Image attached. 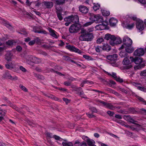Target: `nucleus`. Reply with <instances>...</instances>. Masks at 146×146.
I'll return each instance as SVG.
<instances>
[{"label":"nucleus","instance_id":"5","mask_svg":"<svg viewBox=\"0 0 146 146\" xmlns=\"http://www.w3.org/2000/svg\"><path fill=\"white\" fill-rule=\"evenodd\" d=\"M68 20H69V21H70L73 23H74V24H78L79 22V17L77 15L74 16L71 15L70 16H69L64 19L65 21H69Z\"/></svg>","mask_w":146,"mask_h":146},{"label":"nucleus","instance_id":"49","mask_svg":"<svg viewBox=\"0 0 146 146\" xmlns=\"http://www.w3.org/2000/svg\"><path fill=\"white\" fill-rule=\"evenodd\" d=\"M141 4L146 5V0H137Z\"/></svg>","mask_w":146,"mask_h":146},{"label":"nucleus","instance_id":"44","mask_svg":"<svg viewBox=\"0 0 146 146\" xmlns=\"http://www.w3.org/2000/svg\"><path fill=\"white\" fill-rule=\"evenodd\" d=\"M103 26V25L102 24L98 25L96 26L95 28L98 30H101L102 29L101 28V27Z\"/></svg>","mask_w":146,"mask_h":146},{"label":"nucleus","instance_id":"53","mask_svg":"<svg viewBox=\"0 0 146 146\" xmlns=\"http://www.w3.org/2000/svg\"><path fill=\"white\" fill-rule=\"evenodd\" d=\"M134 23H132L131 24H129L127 25V28L129 29H131L134 26Z\"/></svg>","mask_w":146,"mask_h":146},{"label":"nucleus","instance_id":"2","mask_svg":"<svg viewBox=\"0 0 146 146\" xmlns=\"http://www.w3.org/2000/svg\"><path fill=\"white\" fill-rule=\"evenodd\" d=\"M130 58L131 62H134L135 64H138L137 66L134 67L135 69L141 68L145 66V62L143 60V59L141 57H136L134 58L133 57H130Z\"/></svg>","mask_w":146,"mask_h":146},{"label":"nucleus","instance_id":"31","mask_svg":"<svg viewBox=\"0 0 146 146\" xmlns=\"http://www.w3.org/2000/svg\"><path fill=\"white\" fill-rule=\"evenodd\" d=\"M102 15L105 16H108L110 15V13L109 11L103 10L102 12Z\"/></svg>","mask_w":146,"mask_h":146},{"label":"nucleus","instance_id":"1","mask_svg":"<svg viewBox=\"0 0 146 146\" xmlns=\"http://www.w3.org/2000/svg\"><path fill=\"white\" fill-rule=\"evenodd\" d=\"M80 33L81 34L79 36V39L81 41H90L94 38L92 33H90L84 29H81Z\"/></svg>","mask_w":146,"mask_h":146},{"label":"nucleus","instance_id":"47","mask_svg":"<svg viewBox=\"0 0 146 146\" xmlns=\"http://www.w3.org/2000/svg\"><path fill=\"white\" fill-rule=\"evenodd\" d=\"M11 107L13 109L17 111H18L20 113L21 112V111L18 110L17 107H16L13 105H11Z\"/></svg>","mask_w":146,"mask_h":146},{"label":"nucleus","instance_id":"22","mask_svg":"<svg viewBox=\"0 0 146 146\" xmlns=\"http://www.w3.org/2000/svg\"><path fill=\"white\" fill-rule=\"evenodd\" d=\"M57 5H62L65 3V0H52Z\"/></svg>","mask_w":146,"mask_h":146},{"label":"nucleus","instance_id":"38","mask_svg":"<svg viewBox=\"0 0 146 146\" xmlns=\"http://www.w3.org/2000/svg\"><path fill=\"white\" fill-rule=\"evenodd\" d=\"M124 118L125 120L130 122L131 118L130 116L125 115L124 116Z\"/></svg>","mask_w":146,"mask_h":146},{"label":"nucleus","instance_id":"59","mask_svg":"<svg viewBox=\"0 0 146 146\" xmlns=\"http://www.w3.org/2000/svg\"><path fill=\"white\" fill-rule=\"evenodd\" d=\"M32 2H30L29 1V0H26V5L29 6H30L31 5Z\"/></svg>","mask_w":146,"mask_h":146},{"label":"nucleus","instance_id":"20","mask_svg":"<svg viewBox=\"0 0 146 146\" xmlns=\"http://www.w3.org/2000/svg\"><path fill=\"white\" fill-rule=\"evenodd\" d=\"M102 50L108 52L111 50V47L108 44H104L102 46Z\"/></svg>","mask_w":146,"mask_h":146},{"label":"nucleus","instance_id":"29","mask_svg":"<svg viewBox=\"0 0 146 146\" xmlns=\"http://www.w3.org/2000/svg\"><path fill=\"white\" fill-rule=\"evenodd\" d=\"M95 48L96 51L98 53L100 52L102 50V47L100 46H95Z\"/></svg>","mask_w":146,"mask_h":146},{"label":"nucleus","instance_id":"32","mask_svg":"<svg viewBox=\"0 0 146 146\" xmlns=\"http://www.w3.org/2000/svg\"><path fill=\"white\" fill-rule=\"evenodd\" d=\"M56 11L61 12L62 11L63 9L62 7L59 5H58L56 6Z\"/></svg>","mask_w":146,"mask_h":146},{"label":"nucleus","instance_id":"21","mask_svg":"<svg viewBox=\"0 0 146 146\" xmlns=\"http://www.w3.org/2000/svg\"><path fill=\"white\" fill-rule=\"evenodd\" d=\"M125 46L124 48H125L126 52L131 53L133 51L134 49L133 48H131V46Z\"/></svg>","mask_w":146,"mask_h":146},{"label":"nucleus","instance_id":"17","mask_svg":"<svg viewBox=\"0 0 146 146\" xmlns=\"http://www.w3.org/2000/svg\"><path fill=\"white\" fill-rule=\"evenodd\" d=\"M122 42L120 38H116L115 37V40H113L112 42H111L112 46H114L115 44H119Z\"/></svg>","mask_w":146,"mask_h":146},{"label":"nucleus","instance_id":"39","mask_svg":"<svg viewBox=\"0 0 146 146\" xmlns=\"http://www.w3.org/2000/svg\"><path fill=\"white\" fill-rule=\"evenodd\" d=\"M111 38H110V44L112 45V44H111V42H112V41H113V40H115V36L113 35H111Z\"/></svg>","mask_w":146,"mask_h":146},{"label":"nucleus","instance_id":"24","mask_svg":"<svg viewBox=\"0 0 146 146\" xmlns=\"http://www.w3.org/2000/svg\"><path fill=\"white\" fill-rule=\"evenodd\" d=\"M48 30L49 32L50 33L51 35L55 38H57V36L55 33V31L54 30H53L51 28H49Z\"/></svg>","mask_w":146,"mask_h":146},{"label":"nucleus","instance_id":"61","mask_svg":"<svg viewBox=\"0 0 146 146\" xmlns=\"http://www.w3.org/2000/svg\"><path fill=\"white\" fill-rule=\"evenodd\" d=\"M74 52H77L79 54H81L82 52V51L80 50L79 49H77L76 48L75 51H74Z\"/></svg>","mask_w":146,"mask_h":146},{"label":"nucleus","instance_id":"30","mask_svg":"<svg viewBox=\"0 0 146 146\" xmlns=\"http://www.w3.org/2000/svg\"><path fill=\"white\" fill-rule=\"evenodd\" d=\"M62 146H73L72 143L70 142H62Z\"/></svg>","mask_w":146,"mask_h":146},{"label":"nucleus","instance_id":"56","mask_svg":"<svg viewBox=\"0 0 146 146\" xmlns=\"http://www.w3.org/2000/svg\"><path fill=\"white\" fill-rule=\"evenodd\" d=\"M20 69L23 72H26L27 70L23 66H20Z\"/></svg>","mask_w":146,"mask_h":146},{"label":"nucleus","instance_id":"14","mask_svg":"<svg viewBox=\"0 0 146 146\" xmlns=\"http://www.w3.org/2000/svg\"><path fill=\"white\" fill-rule=\"evenodd\" d=\"M85 139L87 142L88 145L89 146H96L95 145V142L94 140H91L87 137H86V139Z\"/></svg>","mask_w":146,"mask_h":146},{"label":"nucleus","instance_id":"60","mask_svg":"<svg viewBox=\"0 0 146 146\" xmlns=\"http://www.w3.org/2000/svg\"><path fill=\"white\" fill-rule=\"evenodd\" d=\"M64 84L66 86H69L70 85L71 83L69 82H64Z\"/></svg>","mask_w":146,"mask_h":146},{"label":"nucleus","instance_id":"28","mask_svg":"<svg viewBox=\"0 0 146 146\" xmlns=\"http://www.w3.org/2000/svg\"><path fill=\"white\" fill-rule=\"evenodd\" d=\"M97 20L96 21H97V22L98 23H102L103 24L102 22H103V17L101 16H98V17H97Z\"/></svg>","mask_w":146,"mask_h":146},{"label":"nucleus","instance_id":"4","mask_svg":"<svg viewBox=\"0 0 146 146\" xmlns=\"http://www.w3.org/2000/svg\"><path fill=\"white\" fill-rule=\"evenodd\" d=\"M123 44L120 48L121 49L124 48L125 46H131L132 43V41L129 38L125 36L123 38Z\"/></svg>","mask_w":146,"mask_h":146},{"label":"nucleus","instance_id":"23","mask_svg":"<svg viewBox=\"0 0 146 146\" xmlns=\"http://www.w3.org/2000/svg\"><path fill=\"white\" fill-rule=\"evenodd\" d=\"M98 16L96 15H95L93 14L92 13L90 14V17L89 19L94 21H96L97 20V17H98Z\"/></svg>","mask_w":146,"mask_h":146},{"label":"nucleus","instance_id":"18","mask_svg":"<svg viewBox=\"0 0 146 146\" xmlns=\"http://www.w3.org/2000/svg\"><path fill=\"white\" fill-rule=\"evenodd\" d=\"M117 22V20L113 18H111L109 20L110 25L112 26H115Z\"/></svg>","mask_w":146,"mask_h":146},{"label":"nucleus","instance_id":"6","mask_svg":"<svg viewBox=\"0 0 146 146\" xmlns=\"http://www.w3.org/2000/svg\"><path fill=\"white\" fill-rule=\"evenodd\" d=\"M131 61L130 62L127 57L124 58L123 61V63L124 65H128L125 67V68L127 69H129L132 67V65L131 64Z\"/></svg>","mask_w":146,"mask_h":146},{"label":"nucleus","instance_id":"11","mask_svg":"<svg viewBox=\"0 0 146 146\" xmlns=\"http://www.w3.org/2000/svg\"><path fill=\"white\" fill-rule=\"evenodd\" d=\"M117 58V55L116 54L106 56L107 59L110 61H115L116 60Z\"/></svg>","mask_w":146,"mask_h":146},{"label":"nucleus","instance_id":"34","mask_svg":"<svg viewBox=\"0 0 146 146\" xmlns=\"http://www.w3.org/2000/svg\"><path fill=\"white\" fill-rule=\"evenodd\" d=\"M111 35L110 34H107L105 35V36L104 37V38L107 40H110V38H111Z\"/></svg>","mask_w":146,"mask_h":146},{"label":"nucleus","instance_id":"12","mask_svg":"<svg viewBox=\"0 0 146 146\" xmlns=\"http://www.w3.org/2000/svg\"><path fill=\"white\" fill-rule=\"evenodd\" d=\"M33 31L35 33H43L44 34H47V32L45 31L40 30V28L39 27L36 26H35L33 27Z\"/></svg>","mask_w":146,"mask_h":146},{"label":"nucleus","instance_id":"57","mask_svg":"<svg viewBox=\"0 0 146 146\" xmlns=\"http://www.w3.org/2000/svg\"><path fill=\"white\" fill-rule=\"evenodd\" d=\"M91 110L92 111V113L93 112H97V109L95 108H91Z\"/></svg>","mask_w":146,"mask_h":146},{"label":"nucleus","instance_id":"27","mask_svg":"<svg viewBox=\"0 0 146 146\" xmlns=\"http://www.w3.org/2000/svg\"><path fill=\"white\" fill-rule=\"evenodd\" d=\"M5 66L8 69H13V64L12 63L7 62V63L5 64Z\"/></svg>","mask_w":146,"mask_h":146},{"label":"nucleus","instance_id":"45","mask_svg":"<svg viewBox=\"0 0 146 146\" xmlns=\"http://www.w3.org/2000/svg\"><path fill=\"white\" fill-rule=\"evenodd\" d=\"M104 41V39L102 38H99L97 40V43L100 44Z\"/></svg>","mask_w":146,"mask_h":146},{"label":"nucleus","instance_id":"48","mask_svg":"<svg viewBox=\"0 0 146 146\" xmlns=\"http://www.w3.org/2000/svg\"><path fill=\"white\" fill-rule=\"evenodd\" d=\"M6 44L7 45L11 46L13 44V42L11 40H8L6 42Z\"/></svg>","mask_w":146,"mask_h":146},{"label":"nucleus","instance_id":"9","mask_svg":"<svg viewBox=\"0 0 146 146\" xmlns=\"http://www.w3.org/2000/svg\"><path fill=\"white\" fill-rule=\"evenodd\" d=\"M136 27L139 30L142 31L144 29L143 22L141 20L138 21L136 23Z\"/></svg>","mask_w":146,"mask_h":146},{"label":"nucleus","instance_id":"25","mask_svg":"<svg viewBox=\"0 0 146 146\" xmlns=\"http://www.w3.org/2000/svg\"><path fill=\"white\" fill-rule=\"evenodd\" d=\"M66 48L69 49V50L74 52L76 49V48L75 46H71L70 45H68L66 46Z\"/></svg>","mask_w":146,"mask_h":146},{"label":"nucleus","instance_id":"3","mask_svg":"<svg viewBox=\"0 0 146 146\" xmlns=\"http://www.w3.org/2000/svg\"><path fill=\"white\" fill-rule=\"evenodd\" d=\"M80 25L79 24H73L69 28V31L71 33H77L80 30Z\"/></svg>","mask_w":146,"mask_h":146},{"label":"nucleus","instance_id":"16","mask_svg":"<svg viewBox=\"0 0 146 146\" xmlns=\"http://www.w3.org/2000/svg\"><path fill=\"white\" fill-rule=\"evenodd\" d=\"M44 5L48 9H50L53 6V3L50 1H45L44 3Z\"/></svg>","mask_w":146,"mask_h":146},{"label":"nucleus","instance_id":"58","mask_svg":"<svg viewBox=\"0 0 146 146\" xmlns=\"http://www.w3.org/2000/svg\"><path fill=\"white\" fill-rule=\"evenodd\" d=\"M115 117L118 119H122V117L121 116L119 115V114H115Z\"/></svg>","mask_w":146,"mask_h":146},{"label":"nucleus","instance_id":"42","mask_svg":"<svg viewBox=\"0 0 146 146\" xmlns=\"http://www.w3.org/2000/svg\"><path fill=\"white\" fill-rule=\"evenodd\" d=\"M140 75L141 76H146V70H144L141 72Z\"/></svg>","mask_w":146,"mask_h":146},{"label":"nucleus","instance_id":"41","mask_svg":"<svg viewBox=\"0 0 146 146\" xmlns=\"http://www.w3.org/2000/svg\"><path fill=\"white\" fill-rule=\"evenodd\" d=\"M20 88L23 91L25 92H27L28 90L24 86H23V85H20L19 86Z\"/></svg>","mask_w":146,"mask_h":146},{"label":"nucleus","instance_id":"26","mask_svg":"<svg viewBox=\"0 0 146 146\" xmlns=\"http://www.w3.org/2000/svg\"><path fill=\"white\" fill-rule=\"evenodd\" d=\"M119 55L121 58H125L127 57V54L126 52L121 51L119 53Z\"/></svg>","mask_w":146,"mask_h":146},{"label":"nucleus","instance_id":"7","mask_svg":"<svg viewBox=\"0 0 146 146\" xmlns=\"http://www.w3.org/2000/svg\"><path fill=\"white\" fill-rule=\"evenodd\" d=\"M78 8L80 12L84 15H85L88 12L89 9L86 6L80 5L79 6Z\"/></svg>","mask_w":146,"mask_h":146},{"label":"nucleus","instance_id":"64","mask_svg":"<svg viewBox=\"0 0 146 146\" xmlns=\"http://www.w3.org/2000/svg\"><path fill=\"white\" fill-rule=\"evenodd\" d=\"M112 64L113 66H116V67H118L119 65V64H117L115 62H114L113 63H112Z\"/></svg>","mask_w":146,"mask_h":146},{"label":"nucleus","instance_id":"13","mask_svg":"<svg viewBox=\"0 0 146 146\" xmlns=\"http://www.w3.org/2000/svg\"><path fill=\"white\" fill-rule=\"evenodd\" d=\"M13 55L10 51H8L7 53L5 55V59L8 62L11 61V57Z\"/></svg>","mask_w":146,"mask_h":146},{"label":"nucleus","instance_id":"55","mask_svg":"<svg viewBox=\"0 0 146 146\" xmlns=\"http://www.w3.org/2000/svg\"><path fill=\"white\" fill-rule=\"evenodd\" d=\"M93 23V22H92V21L88 22L84 24V26H86V27L87 26L89 25H91Z\"/></svg>","mask_w":146,"mask_h":146},{"label":"nucleus","instance_id":"19","mask_svg":"<svg viewBox=\"0 0 146 146\" xmlns=\"http://www.w3.org/2000/svg\"><path fill=\"white\" fill-rule=\"evenodd\" d=\"M75 146H87L86 143L85 142L81 143L78 141H76L74 143Z\"/></svg>","mask_w":146,"mask_h":146},{"label":"nucleus","instance_id":"37","mask_svg":"<svg viewBox=\"0 0 146 146\" xmlns=\"http://www.w3.org/2000/svg\"><path fill=\"white\" fill-rule=\"evenodd\" d=\"M129 122H130L133 124H135L138 126H141L140 125L135 123V122H137V121H136L134 119H133L132 118H131V119L130 120V121Z\"/></svg>","mask_w":146,"mask_h":146},{"label":"nucleus","instance_id":"51","mask_svg":"<svg viewBox=\"0 0 146 146\" xmlns=\"http://www.w3.org/2000/svg\"><path fill=\"white\" fill-rule=\"evenodd\" d=\"M53 138H54L56 140H60L61 138L59 137L56 135H54L53 136Z\"/></svg>","mask_w":146,"mask_h":146},{"label":"nucleus","instance_id":"43","mask_svg":"<svg viewBox=\"0 0 146 146\" xmlns=\"http://www.w3.org/2000/svg\"><path fill=\"white\" fill-rule=\"evenodd\" d=\"M107 113L110 116H112L114 114V113L113 112L111 111H108Z\"/></svg>","mask_w":146,"mask_h":146},{"label":"nucleus","instance_id":"63","mask_svg":"<svg viewBox=\"0 0 146 146\" xmlns=\"http://www.w3.org/2000/svg\"><path fill=\"white\" fill-rule=\"evenodd\" d=\"M35 41L34 40H32L30 41L29 43V44L30 45H33L35 44Z\"/></svg>","mask_w":146,"mask_h":146},{"label":"nucleus","instance_id":"10","mask_svg":"<svg viewBox=\"0 0 146 146\" xmlns=\"http://www.w3.org/2000/svg\"><path fill=\"white\" fill-rule=\"evenodd\" d=\"M98 101L102 103L106 108L110 109L113 110L114 108H115V107L111 103H107L105 102L100 100H99Z\"/></svg>","mask_w":146,"mask_h":146},{"label":"nucleus","instance_id":"62","mask_svg":"<svg viewBox=\"0 0 146 146\" xmlns=\"http://www.w3.org/2000/svg\"><path fill=\"white\" fill-rule=\"evenodd\" d=\"M51 98L54 99L56 101H58L59 100V99L58 98L52 95L51 96Z\"/></svg>","mask_w":146,"mask_h":146},{"label":"nucleus","instance_id":"40","mask_svg":"<svg viewBox=\"0 0 146 146\" xmlns=\"http://www.w3.org/2000/svg\"><path fill=\"white\" fill-rule=\"evenodd\" d=\"M83 57L85 58L87 60H92L93 59V58H91L90 56L86 55H83Z\"/></svg>","mask_w":146,"mask_h":146},{"label":"nucleus","instance_id":"15","mask_svg":"<svg viewBox=\"0 0 146 146\" xmlns=\"http://www.w3.org/2000/svg\"><path fill=\"white\" fill-rule=\"evenodd\" d=\"M5 78L10 79L11 80H16L17 79V77L16 76L12 77L8 73L6 72L5 75Z\"/></svg>","mask_w":146,"mask_h":146},{"label":"nucleus","instance_id":"50","mask_svg":"<svg viewBox=\"0 0 146 146\" xmlns=\"http://www.w3.org/2000/svg\"><path fill=\"white\" fill-rule=\"evenodd\" d=\"M116 81L119 82L120 83L122 82L123 81V79H122L121 78H120L119 77L115 79Z\"/></svg>","mask_w":146,"mask_h":146},{"label":"nucleus","instance_id":"52","mask_svg":"<svg viewBox=\"0 0 146 146\" xmlns=\"http://www.w3.org/2000/svg\"><path fill=\"white\" fill-rule=\"evenodd\" d=\"M22 49L21 47L20 46H17L16 48V50L18 51H21Z\"/></svg>","mask_w":146,"mask_h":146},{"label":"nucleus","instance_id":"54","mask_svg":"<svg viewBox=\"0 0 146 146\" xmlns=\"http://www.w3.org/2000/svg\"><path fill=\"white\" fill-rule=\"evenodd\" d=\"M88 116L90 118H92L94 117H96V116L93 115L92 113L90 114L88 113H86Z\"/></svg>","mask_w":146,"mask_h":146},{"label":"nucleus","instance_id":"35","mask_svg":"<svg viewBox=\"0 0 146 146\" xmlns=\"http://www.w3.org/2000/svg\"><path fill=\"white\" fill-rule=\"evenodd\" d=\"M77 94H79V95L81 96L82 98H87L85 97L84 96V92L83 91L80 92H78Z\"/></svg>","mask_w":146,"mask_h":146},{"label":"nucleus","instance_id":"36","mask_svg":"<svg viewBox=\"0 0 146 146\" xmlns=\"http://www.w3.org/2000/svg\"><path fill=\"white\" fill-rule=\"evenodd\" d=\"M100 7V5H99L98 4H96L93 6V9L94 11H96Z\"/></svg>","mask_w":146,"mask_h":146},{"label":"nucleus","instance_id":"46","mask_svg":"<svg viewBox=\"0 0 146 146\" xmlns=\"http://www.w3.org/2000/svg\"><path fill=\"white\" fill-rule=\"evenodd\" d=\"M63 101L66 102V104H68V103H70L71 101L70 100H68L67 98H63Z\"/></svg>","mask_w":146,"mask_h":146},{"label":"nucleus","instance_id":"33","mask_svg":"<svg viewBox=\"0 0 146 146\" xmlns=\"http://www.w3.org/2000/svg\"><path fill=\"white\" fill-rule=\"evenodd\" d=\"M57 17L59 20L60 21L62 20L63 19V17L62 16L61 13H59L58 11H56Z\"/></svg>","mask_w":146,"mask_h":146},{"label":"nucleus","instance_id":"8","mask_svg":"<svg viewBox=\"0 0 146 146\" xmlns=\"http://www.w3.org/2000/svg\"><path fill=\"white\" fill-rule=\"evenodd\" d=\"M145 53V51L143 48H138L135 50L134 53V54L136 56H140L143 55Z\"/></svg>","mask_w":146,"mask_h":146}]
</instances>
